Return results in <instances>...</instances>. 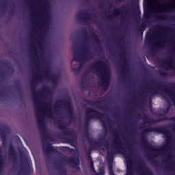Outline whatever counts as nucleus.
Segmentation results:
<instances>
[{
    "label": "nucleus",
    "mask_w": 175,
    "mask_h": 175,
    "mask_svg": "<svg viewBox=\"0 0 175 175\" xmlns=\"http://www.w3.org/2000/svg\"><path fill=\"white\" fill-rule=\"evenodd\" d=\"M107 157L109 158V154H107Z\"/></svg>",
    "instance_id": "obj_10"
},
{
    "label": "nucleus",
    "mask_w": 175,
    "mask_h": 175,
    "mask_svg": "<svg viewBox=\"0 0 175 175\" xmlns=\"http://www.w3.org/2000/svg\"><path fill=\"white\" fill-rule=\"evenodd\" d=\"M149 40H150V37L148 36V33H147V36L145 39V43H148Z\"/></svg>",
    "instance_id": "obj_6"
},
{
    "label": "nucleus",
    "mask_w": 175,
    "mask_h": 175,
    "mask_svg": "<svg viewBox=\"0 0 175 175\" xmlns=\"http://www.w3.org/2000/svg\"><path fill=\"white\" fill-rule=\"evenodd\" d=\"M90 167H91L92 172H95V169L94 168V163H92Z\"/></svg>",
    "instance_id": "obj_7"
},
{
    "label": "nucleus",
    "mask_w": 175,
    "mask_h": 175,
    "mask_svg": "<svg viewBox=\"0 0 175 175\" xmlns=\"http://www.w3.org/2000/svg\"><path fill=\"white\" fill-rule=\"evenodd\" d=\"M109 172L110 175H114V172H113V166L109 165Z\"/></svg>",
    "instance_id": "obj_5"
},
{
    "label": "nucleus",
    "mask_w": 175,
    "mask_h": 175,
    "mask_svg": "<svg viewBox=\"0 0 175 175\" xmlns=\"http://www.w3.org/2000/svg\"><path fill=\"white\" fill-rule=\"evenodd\" d=\"M125 159L126 162V175H132L133 173L132 163H131V160L127 157H125Z\"/></svg>",
    "instance_id": "obj_2"
},
{
    "label": "nucleus",
    "mask_w": 175,
    "mask_h": 175,
    "mask_svg": "<svg viewBox=\"0 0 175 175\" xmlns=\"http://www.w3.org/2000/svg\"><path fill=\"white\" fill-rule=\"evenodd\" d=\"M95 113V111L91 108H88L87 110H86V114L87 116H92V114H94Z\"/></svg>",
    "instance_id": "obj_3"
},
{
    "label": "nucleus",
    "mask_w": 175,
    "mask_h": 175,
    "mask_svg": "<svg viewBox=\"0 0 175 175\" xmlns=\"http://www.w3.org/2000/svg\"><path fill=\"white\" fill-rule=\"evenodd\" d=\"M73 61H77V57H76V55L73 56Z\"/></svg>",
    "instance_id": "obj_8"
},
{
    "label": "nucleus",
    "mask_w": 175,
    "mask_h": 175,
    "mask_svg": "<svg viewBox=\"0 0 175 175\" xmlns=\"http://www.w3.org/2000/svg\"><path fill=\"white\" fill-rule=\"evenodd\" d=\"M174 7V3L166 5L161 3L159 0H148V7L144 12V17H148L151 12H167Z\"/></svg>",
    "instance_id": "obj_1"
},
{
    "label": "nucleus",
    "mask_w": 175,
    "mask_h": 175,
    "mask_svg": "<svg viewBox=\"0 0 175 175\" xmlns=\"http://www.w3.org/2000/svg\"><path fill=\"white\" fill-rule=\"evenodd\" d=\"M2 166H3V158L0 155V169H2Z\"/></svg>",
    "instance_id": "obj_4"
},
{
    "label": "nucleus",
    "mask_w": 175,
    "mask_h": 175,
    "mask_svg": "<svg viewBox=\"0 0 175 175\" xmlns=\"http://www.w3.org/2000/svg\"><path fill=\"white\" fill-rule=\"evenodd\" d=\"M107 82L109 83V79H107Z\"/></svg>",
    "instance_id": "obj_9"
}]
</instances>
